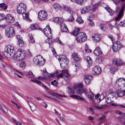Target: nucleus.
Segmentation results:
<instances>
[{
  "instance_id": "f257e3e1",
  "label": "nucleus",
  "mask_w": 125,
  "mask_h": 125,
  "mask_svg": "<svg viewBox=\"0 0 125 125\" xmlns=\"http://www.w3.org/2000/svg\"><path fill=\"white\" fill-rule=\"evenodd\" d=\"M27 7L25 4L23 3H20L18 5L17 8V11L19 14H22L23 18L24 19L29 20L30 18L29 15L28 13H24L26 11Z\"/></svg>"
},
{
  "instance_id": "f03ea898",
  "label": "nucleus",
  "mask_w": 125,
  "mask_h": 125,
  "mask_svg": "<svg viewBox=\"0 0 125 125\" xmlns=\"http://www.w3.org/2000/svg\"><path fill=\"white\" fill-rule=\"evenodd\" d=\"M83 84L82 83H78L74 84L73 88L74 90H77L76 92V94L80 95H81L83 93H84L86 95H87V90L85 89H83Z\"/></svg>"
},
{
  "instance_id": "7ed1b4c3",
  "label": "nucleus",
  "mask_w": 125,
  "mask_h": 125,
  "mask_svg": "<svg viewBox=\"0 0 125 125\" xmlns=\"http://www.w3.org/2000/svg\"><path fill=\"white\" fill-rule=\"evenodd\" d=\"M15 53V50L13 47L10 45H8L5 48L3 54L6 57L10 58L14 56Z\"/></svg>"
},
{
  "instance_id": "20e7f679",
  "label": "nucleus",
  "mask_w": 125,
  "mask_h": 125,
  "mask_svg": "<svg viewBox=\"0 0 125 125\" xmlns=\"http://www.w3.org/2000/svg\"><path fill=\"white\" fill-rule=\"evenodd\" d=\"M57 58L59 61L61 67L62 69H64L67 67L68 60L65 56H58L57 57Z\"/></svg>"
},
{
  "instance_id": "39448f33",
  "label": "nucleus",
  "mask_w": 125,
  "mask_h": 125,
  "mask_svg": "<svg viewBox=\"0 0 125 125\" xmlns=\"http://www.w3.org/2000/svg\"><path fill=\"white\" fill-rule=\"evenodd\" d=\"M26 57L25 52L23 50L19 49L14 54L13 59L17 61H20L24 59Z\"/></svg>"
},
{
  "instance_id": "423d86ee",
  "label": "nucleus",
  "mask_w": 125,
  "mask_h": 125,
  "mask_svg": "<svg viewBox=\"0 0 125 125\" xmlns=\"http://www.w3.org/2000/svg\"><path fill=\"white\" fill-rule=\"evenodd\" d=\"M33 62L36 64L40 66H42L45 63L44 59L41 55H38L34 57Z\"/></svg>"
},
{
  "instance_id": "0eeeda50",
  "label": "nucleus",
  "mask_w": 125,
  "mask_h": 125,
  "mask_svg": "<svg viewBox=\"0 0 125 125\" xmlns=\"http://www.w3.org/2000/svg\"><path fill=\"white\" fill-rule=\"evenodd\" d=\"M86 38V34L83 32L79 33L77 34L76 37L77 42L80 43L84 42Z\"/></svg>"
},
{
  "instance_id": "6e6552de",
  "label": "nucleus",
  "mask_w": 125,
  "mask_h": 125,
  "mask_svg": "<svg viewBox=\"0 0 125 125\" xmlns=\"http://www.w3.org/2000/svg\"><path fill=\"white\" fill-rule=\"evenodd\" d=\"M5 34L6 36L8 38L12 37L15 34V31L13 28L11 27H9L5 30Z\"/></svg>"
},
{
  "instance_id": "1a4fd4ad",
  "label": "nucleus",
  "mask_w": 125,
  "mask_h": 125,
  "mask_svg": "<svg viewBox=\"0 0 125 125\" xmlns=\"http://www.w3.org/2000/svg\"><path fill=\"white\" fill-rule=\"evenodd\" d=\"M124 47V46L122 45L120 42H116L113 44L112 46V49L113 51L117 52Z\"/></svg>"
},
{
  "instance_id": "9d476101",
  "label": "nucleus",
  "mask_w": 125,
  "mask_h": 125,
  "mask_svg": "<svg viewBox=\"0 0 125 125\" xmlns=\"http://www.w3.org/2000/svg\"><path fill=\"white\" fill-rule=\"evenodd\" d=\"M38 16L40 20L43 21L46 19L47 17V14L45 11L42 10L39 12Z\"/></svg>"
},
{
  "instance_id": "9b49d317",
  "label": "nucleus",
  "mask_w": 125,
  "mask_h": 125,
  "mask_svg": "<svg viewBox=\"0 0 125 125\" xmlns=\"http://www.w3.org/2000/svg\"><path fill=\"white\" fill-rule=\"evenodd\" d=\"M43 32L48 39H50L52 38L51 29L49 26H47Z\"/></svg>"
},
{
  "instance_id": "f8f14e48",
  "label": "nucleus",
  "mask_w": 125,
  "mask_h": 125,
  "mask_svg": "<svg viewBox=\"0 0 125 125\" xmlns=\"http://www.w3.org/2000/svg\"><path fill=\"white\" fill-rule=\"evenodd\" d=\"M125 3H123L122 6L121 7L119 13L117 15V17L115 18V20L116 21H118L123 16L124 12L125 10Z\"/></svg>"
},
{
  "instance_id": "ddd939ff",
  "label": "nucleus",
  "mask_w": 125,
  "mask_h": 125,
  "mask_svg": "<svg viewBox=\"0 0 125 125\" xmlns=\"http://www.w3.org/2000/svg\"><path fill=\"white\" fill-rule=\"evenodd\" d=\"M102 71L101 69L99 66H95L92 70V73L94 74H100Z\"/></svg>"
},
{
  "instance_id": "4468645a",
  "label": "nucleus",
  "mask_w": 125,
  "mask_h": 125,
  "mask_svg": "<svg viewBox=\"0 0 125 125\" xmlns=\"http://www.w3.org/2000/svg\"><path fill=\"white\" fill-rule=\"evenodd\" d=\"M117 95L119 97H122L125 95V90L120 88V89L117 91Z\"/></svg>"
},
{
  "instance_id": "2eb2a0df",
  "label": "nucleus",
  "mask_w": 125,
  "mask_h": 125,
  "mask_svg": "<svg viewBox=\"0 0 125 125\" xmlns=\"http://www.w3.org/2000/svg\"><path fill=\"white\" fill-rule=\"evenodd\" d=\"M92 38L94 41L95 42L100 41L101 39V36L98 34H95L93 35Z\"/></svg>"
},
{
  "instance_id": "dca6fc26",
  "label": "nucleus",
  "mask_w": 125,
  "mask_h": 125,
  "mask_svg": "<svg viewBox=\"0 0 125 125\" xmlns=\"http://www.w3.org/2000/svg\"><path fill=\"white\" fill-rule=\"evenodd\" d=\"M6 18L7 21L10 23H12L14 21V17L11 15L9 14L7 15Z\"/></svg>"
},
{
  "instance_id": "f3484780",
  "label": "nucleus",
  "mask_w": 125,
  "mask_h": 125,
  "mask_svg": "<svg viewBox=\"0 0 125 125\" xmlns=\"http://www.w3.org/2000/svg\"><path fill=\"white\" fill-rule=\"evenodd\" d=\"M94 53L97 56H99L102 55V52L101 51L99 47H97L94 50Z\"/></svg>"
},
{
  "instance_id": "a211bd4d",
  "label": "nucleus",
  "mask_w": 125,
  "mask_h": 125,
  "mask_svg": "<svg viewBox=\"0 0 125 125\" xmlns=\"http://www.w3.org/2000/svg\"><path fill=\"white\" fill-rule=\"evenodd\" d=\"M113 63L117 66H119L123 64L121 60L115 58L113 60Z\"/></svg>"
},
{
  "instance_id": "6ab92c4d",
  "label": "nucleus",
  "mask_w": 125,
  "mask_h": 125,
  "mask_svg": "<svg viewBox=\"0 0 125 125\" xmlns=\"http://www.w3.org/2000/svg\"><path fill=\"white\" fill-rule=\"evenodd\" d=\"M61 28L62 32H67L69 31L67 27L66 26V24L63 23L61 24Z\"/></svg>"
},
{
  "instance_id": "aec40b11",
  "label": "nucleus",
  "mask_w": 125,
  "mask_h": 125,
  "mask_svg": "<svg viewBox=\"0 0 125 125\" xmlns=\"http://www.w3.org/2000/svg\"><path fill=\"white\" fill-rule=\"evenodd\" d=\"M72 57L75 61H79L80 59V56L77 53L74 52L72 54Z\"/></svg>"
},
{
  "instance_id": "412c9836",
  "label": "nucleus",
  "mask_w": 125,
  "mask_h": 125,
  "mask_svg": "<svg viewBox=\"0 0 125 125\" xmlns=\"http://www.w3.org/2000/svg\"><path fill=\"white\" fill-rule=\"evenodd\" d=\"M63 19L61 18L57 17L54 18L53 19L52 21L61 24L63 23Z\"/></svg>"
},
{
  "instance_id": "4be33fe9",
  "label": "nucleus",
  "mask_w": 125,
  "mask_h": 125,
  "mask_svg": "<svg viewBox=\"0 0 125 125\" xmlns=\"http://www.w3.org/2000/svg\"><path fill=\"white\" fill-rule=\"evenodd\" d=\"M63 8L71 14H73L74 13L71 8L69 6L64 5L63 6Z\"/></svg>"
},
{
  "instance_id": "5701e85b",
  "label": "nucleus",
  "mask_w": 125,
  "mask_h": 125,
  "mask_svg": "<svg viewBox=\"0 0 125 125\" xmlns=\"http://www.w3.org/2000/svg\"><path fill=\"white\" fill-rule=\"evenodd\" d=\"M28 102L29 104L31 110H34L36 108V106L34 105V104L31 101V100L29 99H28Z\"/></svg>"
},
{
  "instance_id": "b1692460",
  "label": "nucleus",
  "mask_w": 125,
  "mask_h": 125,
  "mask_svg": "<svg viewBox=\"0 0 125 125\" xmlns=\"http://www.w3.org/2000/svg\"><path fill=\"white\" fill-rule=\"evenodd\" d=\"M13 95L15 99L17 100H20L22 97L21 95L16 92L14 93Z\"/></svg>"
},
{
  "instance_id": "393cba45",
  "label": "nucleus",
  "mask_w": 125,
  "mask_h": 125,
  "mask_svg": "<svg viewBox=\"0 0 125 125\" xmlns=\"http://www.w3.org/2000/svg\"><path fill=\"white\" fill-rule=\"evenodd\" d=\"M70 96L81 101L84 100V98L78 95H71Z\"/></svg>"
},
{
  "instance_id": "a878e982",
  "label": "nucleus",
  "mask_w": 125,
  "mask_h": 125,
  "mask_svg": "<svg viewBox=\"0 0 125 125\" xmlns=\"http://www.w3.org/2000/svg\"><path fill=\"white\" fill-rule=\"evenodd\" d=\"M65 77L68 78L70 76V75L68 73L67 70H64L62 71Z\"/></svg>"
},
{
  "instance_id": "bb28decb",
  "label": "nucleus",
  "mask_w": 125,
  "mask_h": 125,
  "mask_svg": "<svg viewBox=\"0 0 125 125\" xmlns=\"http://www.w3.org/2000/svg\"><path fill=\"white\" fill-rule=\"evenodd\" d=\"M29 42L30 43H33L35 42V41L34 40L32 35L31 34H29L28 35Z\"/></svg>"
},
{
  "instance_id": "cd10ccee",
  "label": "nucleus",
  "mask_w": 125,
  "mask_h": 125,
  "mask_svg": "<svg viewBox=\"0 0 125 125\" xmlns=\"http://www.w3.org/2000/svg\"><path fill=\"white\" fill-rule=\"evenodd\" d=\"M99 4L100 3H99L93 4L92 5V8H91V10L93 11H94Z\"/></svg>"
},
{
  "instance_id": "c85d7f7f",
  "label": "nucleus",
  "mask_w": 125,
  "mask_h": 125,
  "mask_svg": "<svg viewBox=\"0 0 125 125\" xmlns=\"http://www.w3.org/2000/svg\"><path fill=\"white\" fill-rule=\"evenodd\" d=\"M90 10H91V8L90 6H89L84 8L82 10V12L86 13L89 12Z\"/></svg>"
},
{
  "instance_id": "c756f323",
  "label": "nucleus",
  "mask_w": 125,
  "mask_h": 125,
  "mask_svg": "<svg viewBox=\"0 0 125 125\" xmlns=\"http://www.w3.org/2000/svg\"><path fill=\"white\" fill-rule=\"evenodd\" d=\"M14 70L16 72V73H14V74L17 75L19 77L21 78L22 76L23 75L22 73L20 71L17 70L16 69Z\"/></svg>"
},
{
  "instance_id": "7c9ffc66",
  "label": "nucleus",
  "mask_w": 125,
  "mask_h": 125,
  "mask_svg": "<svg viewBox=\"0 0 125 125\" xmlns=\"http://www.w3.org/2000/svg\"><path fill=\"white\" fill-rule=\"evenodd\" d=\"M47 76L49 77H52L57 75V74L58 73V72L56 71L55 73H54L52 74H51L48 73H47Z\"/></svg>"
},
{
  "instance_id": "2f4dec72",
  "label": "nucleus",
  "mask_w": 125,
  "mask_h": 125,
  "mask_svg": "<svg viewBox=\"0 0 125 125\" xmlns=\"http://www.w3.org/2000/svg\"><path fill=\"white\" fill-rule=\"evenodd\" d=\"M80 31V29L79 28H77L75 29V30L73 31L72 33V34L73 35H77L78 34V33Z\"/></svg>"
},
{
  "instance_id": "473e14b6",
  "label": "nucleus",
  "mask_w": 125,
  "mask_h": 125,
  "mask_svg": "<svg viewBox=\"0 0 125 125\" xmlns=\"http://www.w3.org/2000/svg\"><path fill=\"white\" fill-rule=\"evenodd\" d=\"M0 7L3 10H5L7 9V6L5 3H1L0 4Z\"/></svg>"
},
{
  "instance_id": "72a5a7b5",
  "label": "nucleus",
  "mask_w": 125,
  "mask_h": 125,
  "mask_svg": "<svg viewBox=\"0 0 125 125\" xmlns=\"http://www.w3.org/2000/svg\"><path fill=\"white\" fill-rule=\"evenodd\" d=\"M106 10L108 11L110 15L111 16H112L114 15V11L109 8H106Z\"/></svg>"
},
{
  "instance_id": "f704fd0d",
  "label": "nucleus",
  "mask_w": 125,
  "mask_h": 125,
  "mask_svg": "<svg viewBox=\"0 0 125 125\" xmlns=\"http://www.w3.org/2000/svg\"><path fill=\"white\" fill-rule=\"evenodd\" d=\"M54 9L56 10H58L61 9L60 6L58 4L55 3L53 5Z\"/></svg>"
},
{
  "instance_id": "c9c22d12",
  "label": "nucleus",
  "mask_w": 125,
  "mask_h": 125,
  "mask_svg": "<svg viewBox=\"0 0 125 125\" xmlns=\"http://www.w3.org/2000/svg\"><path fill=\"white\" fill-rule=\"evenodd\" d=\"M85 59L88 64H90L92 63V61L89 56H87L85 57Z\"/></svg>"
},
{
  "instance_id": "e433bc0d",
  "label": "nucleus",
  "mask_w": 125,
  "mask_h": 125,
  "mask_svg": "<svg viewBox=\"0 0 125 125\" xmlns=\"http://www.w3.org/2000/svg\"><path fill=\"white\" fill-rule=\"evenodd\" d=\"M107 105L106 104H104L103 105H102L100 106H95V108L98 109H101L104 108L105 107H106Z\"/></svg>"
},
{
  "instance_id": "4c0bfd02",
  "label": "nucleus",
  "mask_w": 125,
  "mask_h": 125,
  "mask_svg": "<svg viewBox=\"0 0 125 125\" xmlns=\"http://www.w3.org/2000/svg\"><path fill=\"white\" fill-rule=\"evenodd\" d=\"M76 21L79 24H81L83 22V21L82 20L81 17H78L76 19Z\"/></svg>"
},
{
  "instance_id": "58836bf2",
  "label": "nucleus",
  "mask_w": 125,
  "mask_h": 125,
  "mask_svg": "<svg viewBox=\"0 0 125 125\" xmlns=\"http://www.w3.org/2000/svg\"><path fill=\"white\" fill-rule=\"evenodd\" d=\"M86 0H75L76 2L78 4L81 5L84 3Z\"/></svg>"
},
{
  "instance_id": "ea45409f",
  "label": "nucleus",
  "mask_w": 125,
  "mask_h": 125,
  "mask_svg": "<svg viewBox=\"0 0 125 125\" xmlns=\"http://www.w3.org/2000/svg\"><path fill=\"white\" fill-rule=\"evenodd\" d=\"M0 109L2 112L4 113H6L7 112V110L4 106L2 107L0 105Z\"/></svg>"
},
{
  "instance_id": "a19ab883",
  "label": "nucleus",
  "mask_w": 125,
  "mask_h": 125,
  "mask_svg": "<svg viewBox=\"0 0 125 125\" xmlns=\"http://www.w3.org/2000/svg\"><path fill=\"white\" fill-rule=\"evenodd\" d=\"M68 91L69 93L72 94H74L75 93V91L72 88L68 87Z\"/></svg>"
},
{
  "instance_id": "79ce46f5",
  "label": "nucleus",
  "mask_w": 125,
  "mask_h": 125,
  "mask_svg": "<svg viewBox=\"0 0 125 125\" xmlns=\"http://www.w3.org/2000/svg\"><path fill=\"white\" fill-rule=\"evenodd\" d=\"M18 41V45L20 47L22 46L24 44V42L22 41V39H21L19 40Z\"/></svg>"
},
{
  "instance_id": "37998d69",
  "label": "nucleus",
  "mask_w": 125,
  "mask_h": 125,
  "mask_svg": "<svg viewBox=\"0 0 125 125\" xmlns=\"http://www.w3.org/2000/svg\"><path fill=\"white\" fill-rule=\"evenodd\" d=\"M88 20L89 21V25L91 26H93L94 25V23L92 21V19H91V18H90V19H88Z\"/></svg>"
},
{
  "instance_id": "c03bdc74",
  "label": "nucleus",
  "mask_w": 125,
  "mask_h": 125,
  "mask_svg": "<svg viewBox=\"0 0 125 125\" xmlns=\"http://www.w3.org/2000/svg\"><path fill=\"white\" fill-rule=\"evenodd\" d=\"M91 93L92 94V95H90L89 96V98H90L93 102H94V100L95 99H94V94H93V93L91 92Z\"/></svg>"
},
{
  "instance_id": "a18cd8bd",
  "label": "nucleus",
  "mask_w": 125,
  "mask_h": 125,
  "mask_svg": "<svg viewBox=\"0 0 125 125\" xmlns=\"http://www.w3.org/2000/svg\"><path fill=\"white\" fill-rule=\"evenodd\" d=\"M74 20V18L73 16L72 15H71L67 19V21H73Z\"/></svg>"
},
{
  "instance_id": "49530a36",
  "label": "nucleus",
  "mask_w": 125,
  "mask_h": 125,
  "mask_svg": "<svg viewBox=\"0 0 125 125\" xmlns=\"http://www.w3.org/2000/svg\"><path fill=\"white\" fill-rule=\"evenodd\" d=\"M26 66V64L25 62H22L20 63V66L21 68H24Z\"/></svg>"
},
{
  "instance_id": "de8ad7c7",
  "label": "nucleus",
  "mask_w": 125,
  "mask_h": 125,
  "mask_svg": "<svg viewBox=\"0 0 125 125\" xmlns=\"http://www.w3.org/2000/svg\"><path fill=\"white\" fill-rule=\"evenodd\" d=\"M117 70V68H112L110 70V73L112 74L114 73Z\"/></svg>"
},
{
  "instance_id": "09e8293b",
  "label": "nucleus",
  "mask_w": 125,
  "mask_h": 125,
  "mask_svg": "<svg viewBox=\"0 0 125 125\" xmlns=\"http://www.w3.org/2000/svg\"><path fill=\"white\" fill-rule=\"evenodd\" d=\"M27 74L28 75H30L31 77L33 78L34 76V75L31 71H29L27 73Z\"/></svg>"
},
{
  "instance_id": "8fccbe9b",
  "label": "nucleus",
  "mask_w": 125,
  "mask_h": 125,
  "mask_svg": "<svg viewBox=\"0 0 125 125\" xmlns=\"http://www.w3.org/2000/svg\"><path fill=\"white\" fill-rule=\"evenodd\" d=\"M105 102L107 103H110L112 102V100L110 97H107L105 100Z\"/></svg>"
},
{
  "instance_id": "3c124183",
  "label": "nucleus",
  "mask_w": 125,
  "mask_h": 125,
  "mask_svg": "<svg viewBox=\"0 0 125 125\" xmlns=\"http://www.w3.org/2000/svg\"><path fill=\"white\" fill-rule=\"evenodd\" d=\"M122 83L123 84H122L121 85L122 87V88H121L125 90V81L123 80Z\"/></svg>"
},
{
  "instance_id": "603ef678",
  "label": "nucleus",
  "mask_w": 125,
  "mask_h": 125,
  "mask_svg": "<svg viewBox=\"0 0 125 125\" xmlns=\"http://www.w3.org/2000/svg\"><path fill=\"white\" fill-rule=\"evenodd\" d=\"M92 76L90 75H86L85 76V78L90 80L92 78Z\"/></svg>"
},
{
  "instance_id": "864d4df0",
  "label": "nucleus",
  "mask_w": 125,
  "mask_h": 125,
  "mask_svg": "<svg viewBox=\"0 0 125 125\" xmlns=\"http://www.w3.org/2000/svg\"><path fill=\"white\" fill-rule=\"evenodd\" d=\"M123 80L125 81V79L122 78H120L117 80L116 81V83H117L118 82H121V83H122V82H123Z\"/></svg>"
},
{
  "instance_id": "5fc2aeb1",
  "label": "nucleus",
  "mask_w": 125,
  "mask_h": 125,
  "mask_svg": "<svg viewBox=\"0 0 125 125\" xmlns=\"http://www.w3.org/2000/svg\"><path fill=\"white\" fill-rule=\"evenodd\" d=\"M51 50L53 53V55L55 56L57 58V57L58 56H57V54L55 50L53 48H52Z\"/></svg>"
},
{
  "instance_id": "6e6d98bb",
  "label": "nucleus",
  "mask_w": 125,
  "mask_h": 125,
  "mask_svg": "<svg viewBox=\"0 0 125 125\" xmlns=\"http://www.w3.org/2000/svg\"><path fill=\"white\" fill-rule=\"evenodd\" d=\"M30 28L32 30L36 29L37 28V27H36L34 24L31 25L30 26Z\"/></svg>"
},
{
  "instance_id": "4d7b16f0",
  "label": "nucleus",
  "mask_w": 125,
  "mask_h": 125,
  "mask_svg": "<svg viewBox=\"0 0 125 125\" xmlns=\"http://www.w3.org/2000/svg\"><path fill=\"white\" fill-rule=\"evenodd\" d=\"M120 26L125 27V21H121L119 24Z\"/></svg>"
},
{
  "instance_id": "13d9d810",
  "label": "nucleus",
  "mask_w": 125,
  "mask_h": 125,
  "mask_svg": "<svg viewBox=\"0 0 125 125\" xmlns=\"http://www.w3.org/2000/svg\"><path fill=\"white\" fill-rule=\"evenodd\" d=\"M51 83L52 84L55 86L57 85V82L55 80H54L53 81H52Z\"/></svg>"
},
{
  "instance_id": "bf43d9fd",
  "label": "nucleus",
  "mask_w": 125,
  "mask_h": 125,
  "mask_svg": "<svg viewBox=\"0 0 125 125\" xmlns=\"http://www.w3.org/2000/svg\"><path fill=\"white\" fill-rule=\"evenodd\" d=\"M111 105L112 106H121V107L122 108H125V106H124V105H116L114 103H111Z\"/></svg>"
},
{
  "instance_id": "052dcab7",
  "label": "nucleus",
  "mask_w": 125,
  "mask_h": 125,
  "mask_svg": "<svg viewBox=\"0 0 125 125\" xmlns=\"http://www.w3.org/2000/svg\"><path fill=\"white\" fill-rule=\"evenodd\" d=\"M5 17V16L4 14L0 13V21L3 20Z\"/></svg>"
},
{
  "instance_id": "680f3d73",
  "label": "nucleus",
  "mask_w": 125,
  "mask_h": 125,
  "mask_svg": "<svg viewBox=\"0 0 125 125\" xmlns=\"http://www.w3.org/2000/svg\"><path fill=\"white\" fill-rule=\"evenodd\" d=\"M13 121L17 125H21V123L19 122H17L15 119H13Z\"/></svg>"
},
{
  "instance_id": "e2e57ef3",
  "label": "nucleus",
  "mask_w": 125,
  "mask_h": 125,
  "mask_svg": "<svg viewBox=\"0 0 125 125\" xmlns=\"http://www.w3.org/2000/svg\"><path fill=\"white\" fill-rule=\"evenodd\" d=\"M55 97L59 99H61L62 98V95L60 94H58L56 93V95H55Z\"/></svg>"
},
{
  "instance_id": "0e129e2a",
  "label": "nucleus",
  "mask_w": 125,
  "mask_h": 125,
  "mask_svg": "<svg viewBox=\"0 0 125 125\" xmlns=\"http://www.w3.org/2000/svg\"><path fill=\"white\" fill-rule=\"evenodd\" d=\"M85 52L87 53H90L91 52H92V50L89 48L87 49H85Z\"/></svg>"
},
{
  "instance_id": "69168bd1",
  "label": "nucleus",
  "mask_w": 125,
  "mask_h": 125,
  "mask_svg": "<svg viewBox=\"0 0 125 125\" xmlns=\"http://www.w3.org/2000/svg\"><path fill=\"white\" fill-rule=\"evenodd\" d=\"M58 73L56 76H57L58 77H62L63 76V72L62 73H61L60 74H59L58 75Z\"/></svg>"
},
{
  "instance_id": "338daca9",
  "label": "nucleus",
  "mask_w": 125,
  "mask_h": 125,
  "mask_svg": "<svg viewBox=\"0 0 125 125\" xmlns=\"http://www.w3.org/2000/svg\"><path fill=\"white\" fill-rule=\"evenodd\" d=\"M84 81L85 83L86 84H88L89 83L90 80L85 78Z\"/></svg>"
},
{
  "instance_id": "774afa93",
  "label": "nucleus",
  "mask_w": 125,
  "mask_h": 125,
  "mask_svg": "<svg viewBox=\"0 0 125 125\" xmlns=\"http://www.w3.org/2000/svg\"><path fill=\"white\" fill-rule=\"evenodd\" d=\"M42 105L45 108H46L47 107V104L45 102H43L42 103Z\"/></svg>"
}]
</instances>
